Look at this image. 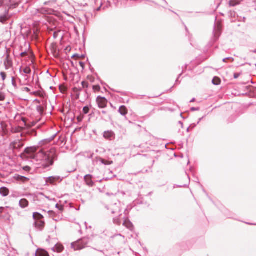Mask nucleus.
I'll list each match as a JSON object with an SVG mask.
<instances>
[{
  "label": "nucleus",
  "instance_id": "f257e3e1",
  "mask_svg": "<svg viewBox=\"0 0 256 256\" xmlns=\"http://www.w3.org/2000/svg\"><path fill=\"white\" fill-rule=\"evenodd\" d=\"M56 136V134H55L50 138L42 140L39 143V146L26 148L24 152L20 155V156L22 159L29 158L40 162L39 164L44 169L49 168L54 165V161L58 160V152L54 147H51L49 149H46L42 146L45 144L52 141Z\"/></svg>",
  "mask_w": 256,
  "mask_h": 256
},
{
  "label": "nucleus",
  "instance_id": "f03ea898",
  "mask_svg": "<svg viewBox=\"0 0 256 256\" xmlns=\"http://www.w3.org/2000/svg\"><path fill=\"white\" fill-rule=\"evenodd\" d=\"M108 210H110L112 214H117L118 215V216L114 218L113 222L114 224L117 225H120L121 224V216L122 212L119 206L117 204H115L110 206V208H108Z\"/></svg>",
  "mask_w": 256,
  "mask_h": 256
},
{
  "label": "nucleus",
  "instance_id": "7ed1b4c3",
  "mask_svg": "<svg viewBox=\"0 0 256 256\" xmlns=\"http://www.w3.org/2000/svg\"><path fill=\"white\" fill-rule=\"evenodd\" d=\"M90 242V238L88 237H84L77 241L72 242L71 246L74 250H81L87 247L88 244Z\"/></svg>",
  "mask_w": 256,
  "mask_h": 256
},
{
  "label": "nucleus",
  "instance_id": "20e7f679",
  "mask_svg": "<svg viewBox=\"0 0 256 256\" xmlns=\"http://www.w3.org/2000/svg\"><path fill=\"white\" fill-rule=\"evenodd\" d=\"M20 2V0H0V8H14L18 6Z\"/></svg>",
  "mask_w": 256,
  "mask_h": 256
},
{
  "label": "nucleus",
  "instance_id": "39448f33",
  "mask_svg": "<svg viewBox=\"0 0 256 256\" xmlns=\"http://www.w3.org/2000/svg\"><path fill=\"white\" fill-rule=\"evenodd\" d=\"M24 146V144L22 140H16L10 144V148L14 153L20 152Z\"/></svg>",
  "mask_w": 256,
  "mask_h": 256
},
{
  "label": "nucleus",
  "instance_id": "423d86ee",
  "mask_svg": "<svg viewBox=\"0 0 256 256\" xmlns=\"http://www.w3.org/2000/svg\"><path fill=\"white\" fill-rule=\"evenodd\" d=\"M222 33V26L220 24H215L213 31V36L212 42V43L215 42L219 38Z\"/></svg>",
  "mask_w": 256,
  "mask_h": 256
},
{
  "label": "nucleus",
  "instance_id": "0eeeda50",
  "mask_svg": "<svg viewBox=\"0 0 256 256\" xmlns=\"http://www.w3.org/2000/svg\"><path fill=\"white\" fill-rule=\"evenodd\" d=\"M96 102L99 108H104L106 107L108 100L104 97L99 96L96 99Z\"/></svg>",
  "mask_w": 256,
  "mask_h": 256
},
{
  "label": "nucleus",
  "instance_id": "6e6552de",
  "mask_svg": "<svg viewBox=\"0 0 256 256\" xmlns=\"http://www.w3.org/2000/svg\"><path fill=\"white\" fill-rule=\"evenodd\" d=\"M8 8H6V10L4 13L2 14H0V22L2 24H5V22L10 19V16L8 13L9 11Z\"/></svg>",
  "mask_w": 256,
  "mask_h": 256
},
{
  "label": "nucleus",
  "instance_id": "1a4fd4ad",
  "mask_svg": "<svg viewBox=\"0 0 256 256\" xmlns=\"http://www.w3.org/2000/svg\"><path fill=\"white\" fill-rule=\"evenodd\" d=\"M62 180V178H61L59 176H49L47 178L46 180V183H49L50 184H54L56 182H61Z\"/></svg>",
  "mask_w": 256,
  "mask_h": 256
},
{
  "label": "nucleus",
  "instance_id": "9d476101",
  "mask_svg": "<svg viewBox=\"0 0 256 256\" xmlns=\"http://www.w3.org/2000/svg\"><path fill=\"white\" fill-rule=\"evenodd\" d=\"M92 176L90 174H87L84 176V180L90 187H92L94 186V183L92 180Z\"/></svg>",
  "mask_w": 256,
  "mask_h": 256
},
{
  "label": "nucleus",
  "instance_id": "9b49d317",
  "mask_svg": "<svg viewBox=\"0 0 256 256\" xmlns=\"http://www.w3.org/2000/svg\"><path fill=\"white\" fill-rule=\"evenodd\" d=\"M114 134L112 130H108L104 132L103 134V136L104 138L111 140L114 138Z\"/></svg>",
  "mask_w": 256,
  "mask_h": 256
},
{
  "label": "nucleus",
  "instance_id": "f8f14e48",
  "mask_svg": "<svg viewBox=\"0 0 256 256\" xmlns=\"http://www.w3.org/2000/svg\"><path fill=\"white\" fill-rule=\"evenodd\" d=\"M123 226H126L128 229L132 231L134 230V226L130 220L126 218L125 219L123 222Z\"/></svg>",
  "mask_w": 256,
  "mask_h": 256
},
{
  "label": "nucleus",
  "instance_id": "ddd939ff",
  "mask_svg": "<svg viewBox=\"0 0 256 256\" xmlns=\"http://www.w3.org/2000/svg\"><path fill=\"white\" fill-rule=\"evenodd\" d=\"M4 64L6 66V69H8L12 65V62L10 58L9 54H7L6 58L4 61Z\"/></svg>",
  "mask_w": 256,
  "mask_h": 256
},
{
  "label": "nucleus",
  "instance_id": "4468645a",
  "mask_svg": "<svg viewBox=\"0 0 256 256\" xmlns=\"http://www.w3.org/2000/svg\"><path fill=\"white\" fill-rule=\"evenodd\" d=\"M94 162H100L102 164H104V165H106H106H110V164H112V163H113L112 161L106 160H104L103 158H100V157H96V160H94Z\"/></svg>",
  "mask_w": 256,
  "mask_h": 256
},
{
  "label": "nucleus",
  "instance_id": "2eb2a0df",
  "mask_svg": "<svg viewBox=\"0 0 256 256\" xmlns=\"http://www.w3.org/2000/svg\"><path fill=\"white\" fill-rule=\"evenodd\" d=\"M44 222L42 220L35 221L34 223L36 228H39L40 230L43 228L44 226Z\"/></svg>",
  "mask_w": 256,
  "mask_h": 256
},
{
  "label": "nucleus",
  "instance_id": "dca6fc26",
  "mask_svg": "<svg viewBox=\"0 0 256 256\" xmlns=\"http://www.w3.org/2000/svg\"><path fill=\"white\" fill-rule=\"evenodd\" d=\"M64 250V246L60 244H56L55 246L52 248V250L54 252L58 253L61 252Z\"/></svg>",
  "mask_w": 256,
  "mask_h": 256
},
{
  "label": "nucleus",
  "instance_id": "f3484780",
  "mask_svg": "<svg viewBox=\"0 0 256 256\" xmlns=\"http://www.w3.org/2000/svg\"><path fill=\"white\" fill-rule=\"evenodd\" d=\"M14 178L16 180L21 182L22 183H26L30 180L28 178L20 175H16Z\"/></svg>",
  "mask_w": 256,
  "mask_h": 256
},
{
  "label": "nucleus",
  "instance_id": "a211bd4d",
  "mask_svg": "<svg viewBox=\"0 0 256 256\" xmlns=\"http://www.w3.org/2000/svg\"><path fill=\"white\" fill-rule=\"evenodd\" d=\"M29 202L26 198L21 199L19 202V206L22 208H26L28 206Z\"/></svg>",
  "mask_w": 256,
  "mask_h": 256
},
{
  "label": "nucleus",
  "instance_id": "6ab92c4d",
  "mask_svg": "<svg viewBox=\"0 0 256 256\" xmlns=\"http://www.w3.org/2000/svg\"><path fill=\"white\" fill-rule=\"evenodd\" d=\"M36 256H50L48 253L45 250L38 249L36 252Z\"/></svg>",
  "mask_w": 256,
  "mask_h": 256
},
{
  "label": "nucleus",
  "instance_id": "aec40b11",
  "mask_svg": "<svg viewBox=\"0 0 256 256\" xmlns=\"http://www.w3.org/2000/svg\"><path fill=\"white\" fill-rule=\"evenodd\" d=\"M118 112L122 116H126L128 112V109L124 106H120L118 110Z\"/></svg>",
  "mask_w": 256,
  "mask_h": 256
},
{
  "label": "nucleus",
  "instance_id": "412c9836",
  "mask_svg": "<svg viewBox=\"0 0 256 256\" xmlns=\"http://www.w3.org/2000/svg\"><path fill=\"white\" fill-rule=\"evenodd\" d=\"M0 194L3 196H6L9 194V190L6 187L0 188Z\"/></svg>",
  "mask_w": 256,
  "mask_h": 256
},
{
  "label": "nucleus",
  "instance_id": "4be33fe9",
  "mask_svg": "<svg viewBox=\"0 0 256 256\" xmlns=\"http://www.w3.org/2000/svg\"><path fill=\"white\" fill-rule=\"evenodd\" d=\"M33 218L35 221H36L42 220L44 218V216L40 213L35 212L33 214Z\"/></svg>",
  "mask_w": 256,
  "mask_h": 256
},
{
  "label": "nucleus",
  "instance_id": "5701e85b",
  "mask_svg": "<svg viewBox=\"0 0 256 256\" xmlns=\"http://www.w3.org/2000/svg\"><path fill=\"white\" fill-rule=\"evenodd\" d=\"M221 82L220 79L217 76H214L212 80V83L216 86L219 85Z\"/></svg>",
  "mask_w": 256,
  "mask_h": 256
},
{
  "label": "nucleus",
  "instance_id": "b1692460",
  "mask_svg": "<svg viewBox=\"0 0 256 256\" xmlns=\"http://www.w3.org/2000/svg\"><path fill=\"white\" fill-rule=\"evenodd\" d=\"M240 4V2L238 0H230L229 4L230 6H235Z\"/></svg>",
  "mask_w": 256,
  "mask_h": 256
},
{
  "label": "nucleus",
  "instance_id": "393cba45",
  "mask_svg": "<svg viewBox=\"0 0 256 256\" xmlns=\"http://www.w3.org/2000/svg\"><path fill=\"white\" fill-rule=\"evenodd\" d=\"M90 112V107L88 106H86L83 108L82 112L84 114H86Z\"/></svg>",
  "mask_w": 256,
  "mask_h": 256
},
{
  "label": "nucleus",
  "instance_id": "a878e982",
  "mask_svg": "<svg viewBox=\"0 0 256 256\" xmlns=\"http://www.w3.org/2000/svg\"><path fill=\"white\" fill-rule=\"evenodd\" d=\"M23 72L26 74H30L32 70L29 67H26L24 69Z\"/></svg>",
  "mask_w": 256,
  "mask_h": 256
},
{
  "label": "nucleus",
  "instance_id": "bb28decb",
  "mask_svg": "<svg viewBox=\"0 0 256 256\" xmlns=\"http://www.w3.org/2000/svg\"><path fill=\"white\" fill-rule=\"evenodd\" d=\"M92 88L94 92H98L100 90V87L99 85H95L92 86Z\"/></svg>",
  "mask_w": 256,
  "mask_h": 256
},
{
  "label": "nucleus",
  "instance_id": "cd10ccee",
  "mask_svg": "<svg viewBox=\"0 0 256 256\" xmlns=\"http://www.w3.org/2000/svg\"><path fill=\"white\" fill-rule=\"evenodd\" d=\"M82 85L83 88H87L89 86L88 83L85 81L82 82Z\"/></svg>",
  "mask_w": 256,
  "mask_h": 256
},
{
  "label": "nucleus",
  "instance_id": "c85d7f7f",
  "mask_svg": "<svg viewBox=\"0 0 256 256\" xmlns=\"http://www.w3.org/2000/svg\"><path fill=\"white\" fill-rule=\"evenodd\" d=\"M56 207L60 211H62L64 210V206L62 204H57L56 206Z\"/></svg>",
  "mask_w": 256,
  "mask_h": 256
},
{
  "label": "nucleus",
  "instance_id": "c756f323",
  "mask_svg": "<svg viewBox=\"0 0 256 256\" xmlns=\"http://www.w3.org/2000/svg\"><path fill=\"white\" fill-rule=\"evenodd\" d=\"M0 74L2 76V80H5V79L6 78V74L4 72H2L0 73Z\"/></svg>",
  "mask_w": 256,
  "mask_h": 256
},
{
  "label": "nucleus",
  "instance_id": "7c9ffc66",
  "mask_svg": "<svg viewBox=\"0 0 256 256\" xmlns=\"http://www.w3.org/2000/svg\"><path fill=\"white\" fill-rule=\"evenodd\" d=\"M12 85L14 87V88H17V85H16V84L15 81V79H14V77L12 78Z\"/></svg>",
  "mask_w": 256,
  "mask_h": 256
},
{
  "label": "nucleus",
  "instance_id": "2f4dec72",
  "mask_svg": "<svg viewBox=\"0 0 256 256\" xmlns=\"http://www.w3.org/2000/svg\"><path fill=\"white\" fill-rule=\"evenodd\" d=\"M73 92L74 93L78 92L80 90H82V88H78L76 87H74L72 88Z\"/></svg>",
  "mask_w": 256,
  "mask_h": 256
},
{
  "label": "nucleus",
  "instance_id": "473e14b6",
  "mask_svg": "<svg viewBox=\"0 0 256 256\" xmlns=\"http://www.w3.org/2000/svg\"><path fill=\"white\" fill-rule=\"evenodd\" d=\"M36 110L40 113L42 112V108L41 106H36Z\"/></svg>",
  "mask_w": 256,
  "mask_h": 256
},
{
  "label": "nucleus",
  "instance_id": "72a5a7b5",
  "mask_svg": "<svg viewBox=\"0 0 256 256\" xmlns=\"http://www.w3.org/2000/svg\"><path fill=\"white\" fill-rule=\"evenodd\" d=\"M240 74L241 73L236 72L234 74V77L235 79H236L240 76Z\"/></svg>",
  "mask_w": 256,
  "mask_h": 256
},
{
  "label": "nucleus",
  "instance_id": "f704fd0d",
  "mask_svg": "<svg viewBox=\"0 0 256 256\" xmlns=\"http://www.w3.org/2000/svg\"><path fill=\"white\" fill-rule=\"evenodd\" d=\"M23 170L26 172H29L31 170V168L28 166H26L23 168Z\"/></svg>",
  "mask_w": 256,
  "mask_h": 256
},
{
  "label": "nucleus",
  "instance_id": "c9c22d12",
  "mask_svg": "<svg viewBox=\"0 0 256 256\" xmlns=\"http://www.w3.org/2000/svg\"><path fill=\"white\" fill-rule=\"evenodd\" d=\"M58 33H59V32L58 31V32H54V38H56L58 37Z\"/></svg>",
  "mask_w": 256,
  "mask_h": 256
},
{
  "label": "nucleus",
  "instance_id": "e433bc0d",
  "mask_svg": "<svg viewBox=\"0 0 256 256\" xmlns=\"http://www.w3.org/2000/svg\"><path fill=\"white\" fill-rule=\"evenodd\" d=\"M74 57H78V58H84V55H82V56H80L79 54H74V55L72 56V58H74Z\"/></svg>",
  "mask_w": 256,
  "mask_h": 256
},
{
  "label": "nucleus",
  "instance_id": "4c0bfd02",
  "mask_svg": "<svg viewBox=\"0 0 256 256\" xmlns=\"http://www.w3.org/2000/svg\"><path fill=\"white\" fill-rule=\"evenodd\" d=\"M79 64H80V66H81V68H82V69L84 70V66H85L84 63V62H79Z\"/></svg>",
  "mask_w": 256,
  "mask_h": 256
},
{
  "label": "nucleus",
  "instance_id": "58836bf2",
  "mask_svg": "<svg viewBox=\"0 0 256 256\" xmlns=\"http://www.w3.org/2000/svg\"><path fill=\"white\" fill-rule=\"evenodd\" d=\"M4 98V96L2 93L0 92V100H3Z\"/></svg>",
  "mask_w": 256,
  "mask_h": 256
},
{
  "label": "nucleus",
  "instance_id": "ea45409f",
  "mask_svg": "<svg viewBox=\"0 0 256 256\" xmlns=\"http://www.w3.org/2000/svg\"><path fill=\"white\" fill-rule=\"evenodd\" d=\"M197 124H192L190 126V129L194 128L197 125Z\"/></svg>",
  "mask_w": 256,
  "mask_h": 256
},
{
  "label": "nucleus",
  "instance_id": "a19ab883",
  "mask_svg": "<svg viewBox=\"0 0 256 256\" xmlns=\"http://www.w3.org/2000/svg\"><path fill=\"white\" fill-rule=\"evenodd\" d=\"M200 110L199 108L192 107L190 108L191 111H192V112L198 110Z\"/></svg>",
  "mask_w": 256,
  "mask_h": 256
},
{
  "label": "nucleus",
  "instance_id": "79ce46f5",
  "mask_svg": "<svg viewBox=\"0 0 256 256\" xmlns=\"http://www.w3.org/2000/svg\"><path fill=\"white\" fill-rule=\"evenodd\" d=\"M23 89H24V91H26V92H30V89L28 88V87L24 88Z\"/></svg>",
  "mask_w": 256,
  "mask_h": 256
},
{
  "label": "nucleus",
  "instance_id": "37998d69",
  "mask_svg": "<svg viewBox=\"0 0 256 256\" xmlns=\"http://www.w3.org/2000/svg\"><path fill=\"white\" fill-rule=\"evenodd\" d=\"M238 20L245 22L246 21V18L245 17H243L242 18L240 17Z\"/></svg>",
  "mask_w": 256,
  "mask_h": 256
},
{
  "label": "nucleus",
  "instance_id": "c03bdc74",
  "mask_svg": "<svg viewBox=\"0 0 256 256\" xmlns=\"http://www.w3.org/2000/svg\"><path fill=\"white\" fill-rule=\"evenodd\" d=\"M48 214L51 216H53L54 215V212L52 211H48Z\"/></svg>",
  "mask_w": 256,
  "mask_h": 256
},
{
  "label": "nucleus",
  "instance_id": "a18cd8bd",
  "mask_svg": "<svg viewBox=\"0 0 256 256\" xmlns=\"http://www.w3.org/2000/svg\"><path fill=\"white\" fill-rule=\"evenodd\" d=\"M101 113H102V114H104V115H106V114H108V112H107V111H106V110H102L101 112H100V114Z\"/></svg>",
  "mask_w": 256,
  "mask_h": 256
},
{
  "label": "nucleus",
  "instance_id": "49530a36",
  "mask_svg": "<svg viewBox=\"0 0 256 256\" xmlns=\"http://www.w3.org/2000/svg\"><path fill=\"white\" fill-rule=\"evenodd\" d=\"M182 76V74H180L178 75V78L176 80V84H178V83H180V82H179L178 81V78H180V77Z\"/></svg>",
  "mask_w": 256,
  "mask_h": 256
},
{
  "label": "nucleus",
  "instance_id": "de8ad7c7",
  "mask_svg": "<svg viewBox=\"0 0 256 256\" xmlns=\"http://www.w3.org/2000/svg\"><path fill=\"white\" fill-rule=\"evenodd\" d=\"M38 196H44V195L43 193L42 192H39L38 194ZM45 197L47 198H48V197L46 196H45Z\"/></svg>",
  "mask_w": 256,
  "mask_h": 256
},
{
  "label": "nucleus",
  "instance_id": "09e8293b",
  "mask_svg": "<svg viewBox=\"0 0 256 256\" xmlns=\"http://www.w3.org/2000/svg\"><path fill=\"white\" fill-rule=\"evenodd\" d=\"M26 54H27V52H22L20 54V56H26Z\"/></svg>",
  "mask_w": 256,
  "mask_h": 256
},
{
  "label": "nucleus",
  "instance_id": "8fccbe9b",
  "mask_svg": "<svg viewBox=\"0 0 256 256\" xmlns=\"http://www.w3.org/2000/svg\"><path fill=\"white\" fill-rule=\"evenodd\" d=\"M75 94L76 95V99L79 98V97H80V92L75 93Z\"/></svg>",
  "mask_w": 256,
  "mask_h": 256
},
{
  "label": "nucleus",
  "instance_id": "3c124183",
  "mask_svg": "<svg viewBox=\"0 0 256 256\" xmlns=\"http://www.w3.org/2000/svg\"><path fill=\"white\" fill-rule=\"evenodd\" d=\"M4 208L3 207H0V214L2 213L4 210Z\"/></svg>",
  "mask_w": 256,
  "mask_h": 256
},
{
  "label": "nucleus",
  "instance_id": "603ef678",
  "mask_svg": "<svg viewBox=\"0 0 256 256\" xmlns=\"http://www.w3.org/2000/svg\"><path fill=\"white\" fill-rule=\"evenodd\" d=\"M227 58V60H231L232 62H234V59L232 58L228 57V58Z\"/></svg>",
  "mask_w": 256,
  "mask_h": 256
},
{
  "label": "nucleus",
  "instance_id": "864d4df0",
  "mask_svg": "<svg viewBox=\"0 0 256 256\" xmlns=\"http://www.w3.org/2000/svg\"><path fill=\"white\" fill-rule=\"evenodd\" d=\"M94 154L92 153V154H90V156H88V158H93V156H94Z\"/></svg>",
  "mask_w": 256,
  "mask_h": 256
},
{
  "label": "nucleus",
  "instance_id": "5fc2aeb1",
  "mask_svg": "<svg viewBox=\"0 0 256 256\" xmlns=\"http://www.w3.org/2000/svg\"><path fill=\"white\" fill-rule=\"evenodd\" d=\"M102 6V4H100V6L98 8L96 9V11H99V10H100V8H101V6Z\"/></svg>",
  "mask_w": 256,
  "mask_h": 256
},
{
  "label": "nucleus",
  "instance_id": "6e6d98bb",
  "mask_svg": "<svg viewBox=\"0 0 256 256\" xmlns=\"http://www.w3.org/2000/svg\"><path fill=\"white\" fill-rule=\"evenodd\" d=\"M50 236H48V238H47V239H46V241L47 242H50Z\"/></svg>",
  "mask_w": 256,
  "mask_h": 256
},
{
  "label": "nucleus",
  "instance_id": "4d7b16f0",
  "mask_svg": "<svg viewBox=\"0 0 256 256\" xmlns=\"http://www.w3.org/2000/svg\"><path fill=\"white\" fill-rule=\"evenodd\" d=\"M204 117H202V118H200L198 121V122H197V124H199V122L202 120L204 118Z\"/></svg>",
  "mask_w": 256,
  "mask_h": 256
},
{
  "label": "nucleus",
  "instance_id": "13d9d810",
  "mask_svg": "<svg viewBox=\"0 0 256 256\" xmlns=\"http://www.w3.org/2000/svg\"><path fill=\"white\" fill-rule=\"evenodd\" d=\"M195 101V98H193L190 101V102H193Z\"/></svg>",
  "mask_w": 256,
  "mask_h": 256
},
{
  "label": "nucleus",
  "instance_id": "bf43d9fd",
  "mask_svg": "<svg viewBox=\"0 0 256 256\" xmlns=\"http://www.w3.org/2000/svg\"><path fill=\"white\" fill-rule=\"evenodd\" d=\"M178 123L181 125L182 127L183 128V123L180 121Z\"/></svg>",
  "mask_w": 256,
  "mask_h": 256
},
{
  "label": "nucleus",
  "instance_id": "052dcab7",
  "mask_svg": "<svg viewBox=\"0 0 256 256\" xmlns=\"http://www.w3.org/2000/svg\"><path fill=\"white\" fill-rule=\"evenodd\" d=\"M226 60H227V58H224L222 60V62H226Z\"/></svg>",
  "mask_w": 256,
  "mask_h": 256
},
{
  "label": "nucleus",
  "instance_id": "680f3d73",
  "mask_svg": "<svg viewBox=\"0 0 256 256\" xmlns=\"http://www.w3.org/2000/svg\"><path fill=\"white\" fill-rule=\"evenodd\" d=\"M190 126H189V127H188V128H187V129H186V132H190Z\"/></svg>",
  "mask_w": 256,
  "mask_h": 256
},
{
  "label": "nucleus",
  "instance_id": "e2e57ef3",
  "mask_svg": "<svg viewBox=\"0 0 256 256\" xmlns=\"http://www.w3.org/2000/svg\"><path fill=\"white\" fill-rule=\"evenodd\" d=\"M32 132L34 133L35 135L36 134V132L34 130H32Z\"/></svg>",
  "mask_w": 256,
  "mask_h": 256
},
{
  "label": "nucleus",
  "instance_id": "0e129e2a",
  "mask_svg": "<svg viewBox=\"0 0 256 256\" xmlns=\"http://www.w3.org/2000/svg\"><path fill=\"white\" fill-rule=\"evenodd\" d=\"M105 235L108 236L110 237V238H113V236H112L108 235L107 234H105Z\"/></svg>",
  "mask_w": 256,
  "mask_h": 256
},
{
  "label": "nucleus",
  "instance_id": "69168bd1",
  "mask_svg": "<svg viewBox=\"0 0 256 256\" xmlns=\"http://www.w3.org/2000/svg\"><path fill=\"white\" fill-rule=\"evenodd\" d=\"M254 52L256 53V50H254Z\"/></svg>",
  "mask_w": 256,
  "mask_h": 256
},
{
  "label": "nucleus",
  "instance_id": "338daca9",
  "mask_svg": "<svg viewBox=\"0 0 256 256\" xmlns=\"http://www.w3.org/2000/svg\"><path fill=\"white\" fill-rule=\"evenodd\" d=\"M90 70H92V71L94 70V68H92V69H90Z\"/></svg>",
  "mask_w": 256,
  "mask_h": 256
},
{
  "label": "nucleus",
  "instance_id": "774afa93",
  "mask_svg": "<svg viewBox=\"0 0 256 256\" xmlns=\"http://www.w3.org/2000/svg\"><path fill=\"white\" fill-rule=\"evenodd\" d=\"M108 118H110V116L109 115H108Z\"/></svg>",
  "mask_w": 256,
  "mask_h": 256
}]
</instances>
